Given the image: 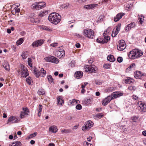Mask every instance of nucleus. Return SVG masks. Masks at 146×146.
Returning a JSON list of instances; mask_svg holds the SVG:
<instances>
[{
  "mask_svg": "<svg viewBox=\"0 0 146 146\" xmlns=\"http://www.w3.org/2000/svg\"><path fill=\"white\" fill-rule=\"evenodd\" d=\"M108 103V102L106 101V100L105 99L103 100L102 101V104L104 106L106 105Z\"/></svg>",
  "mask_w": 146,
  "mask_h": 146,
  "instance_id": "3c124183",
  "label": "nucleus"
},
{
  "mask_svg": "<svg viewBox=\"0 0 146 146\" xmlns=\"http://www.w3.org/2000/svg\"><path fill=\"white\" fill-rule=\"evenodd\" d=\"M49 130L50 131H51L53 133H56L57 131V128L56 126H52L50 127L49 128Z\"/></svg>",
  "mask_w": 146,
  "mask_h": 146,
  "instance_id": "4be33fe9",
  "label": "nucleus"
},
{
  "mask_svg": "<svg viewBox=\"0 0 146 146\" xmlns=\"http://www.w3.org/2000/svg\"><path fill=\"white\" fill-rule=\"evenodd\" d=\"M140 108L143 112L146 111V104H143L142 106H140Z\"/></svg>",
  "mask_w": 146,
  "mask_h": 146,
  "instance_id": "cd10ccee",
  "label": "nucleus"
},
{
  "mask_svg": "<svg viewBox=\"0 0 146 146\" xmlns=\"http://www.w3.org/2000/svg\"><path fill=\"white\" fill-rule=\"evenodd\" d=\"M38 4L39 6L41 9L43 8L44 7L46 6V4L44 2H38Z\"/></svg>",
  "mask_w": 146,
  "mask_h": 146,
  "instance_id": "5701e85b",
  "label": "nucleus"
},
{
  "mask_svg": "<svg viewBox=\"0 0 146 146\" xmlns=\"http://www.w3.org/2000/svg\"><path fill=\"white\" fill-rule=\"evenodd\" d=\"M107 59L108 60L111 62H113L115 60V59L114 58L113 56L111 55L108 56Z\"/></svg>",
  "mask_w": 146,
  "mask_h": 146,
  "instance_id": "aec40b11",
  "label": "nucleus"
},
{
  "mask_svg": "<svg viewBox=\"0 0 146 146\" xmlns=\"http://www.w3.org/2000/svg\"><path fill=\"white\" fill-rule=\"evenodd\" d=\"M31 60L30 58H29L28 60V64L29 66L32 67V64H31Z\"/></svg>",
  "mask_w": 146,
  "mask_h": 146,
  "instance_id": "864d4df0",
  "label": "nucleus"
},
{
  "mask_svg": "<svg viewBox=\"0 0 146 146\" xmlns=\"http://www.w3.org/2000/svg\"><path fill=\"white\" fill-rule=\"evenodd\" d=\"M45 60L47 62L57 64L59 62L58 59L52 56H50L44 58Z\"/></svg>",
  "mask_w": 146,
  "mask_h": 146,
  "instance_id": "423d86ee",
  "label": "nucleus"
},
{
  "mask_svg": "<svg viewBox=\"0 0 146 146\" xmlns=\"http://www.w3.org/2000/svg\"><path fill=\"white\" fill-rule=\"evenodd\" d=\"M93 123L91 121H88L85 123V126H83L82 129L84 131L89 130L93 126Z\"/></svg>",
  "mask_w": 146,
  "mask_h": 146,
  "instance_id": "0eeeda50",
  "label": "nucleus"
},
{
  "mask_svg": "<svg viewBox=\"0 0 146 146\" xmlns=\"http://www.w3.org/2000/svg\"><path fill=\"white\" fill-rule=\"evenodd\" d=\"M83 35L89 38L93 39L94 36V31L90 29H84L83 31Z\"/></svg>",
  "mask_w": 146,
  "mask_h": 146,
  "instance_id": "7ed1b4c3",
  "label": "nucleus"
},
{
  "mask_svg": "<svg viewBox=\"0 0 146 146\" xmlns=\"http://www.w3.org/2000/svg\"><path fill=\"white\" fill-rule=\"evenodd\" d=\"M17 119L15 116H11L9 118L8 122H12L13 123H15L17 122Z\"/></svg>",
  "mask_w": 146,
  "mask_h": 146,
  "instance_id": "dca6fc26",
  "label": "nucleus"
},
{
  "mask_svg": "<svg viewBox=\"0 0 146 146\" xmlns=\"http://www.w3.org/2000/svg\"><path fill=\"white\" fill-rule=\"evenodd\" d=\"M62 133H69L70 132V130L69 129H64L61 131Z\"/></svg>",
  "mask_w": 146,
  "mask_h": 146,
  "instance_id": "de8ad7c7",
  "label": "nucleus"
},
{
  "mask_svg": "<svg viewBox=\"0 0 146 146\" xmlns=\"http://www.w3.org/2000/svg\"><path fill=\"white\" fill-rule=\"evenodd\" d=\"M18 72L19 74L21 73V74L22 76L26 77L29 75L28 72L26 68L24 65H21V71L19 70Z\"/></svg>",
  "mask_w": 146,
  "mask_h": 146,
  "instance_id": "20e7f679",
  "label": "nucleus"
},
{
  "mask_svg": "<svg viewBox=\"0 0 146 146\" xmlns=\"http://www.w3.org/2000/svg\"><path fill=\"white\" fill-rule=\"evenodd\" d=\"M26 81L27 83L29 84L30 85L31 84L32 80L30 77L27 78L26 79Z\"/></svg>",
  "mask_w": 146,
  "mask_h": 146,
  "instance_id": "4c0bfd02",
  "label": "nucleus"
},
{
  "mask_svg": "<svg viewBox=\"0 0 146 146\" xmlns=\"http://www.w3.org/2000/svg\"><path fill=\"white\" fill-rule=\"evenodd\" d=\"M57 44H58L57 43H56V42L54 43H53L51 44H50V46H52L53 47H56L57 46Z\"/></svg>",
  "mask_w": 146,
  "mask_h": 146,
  "instance_id": "4d7b16f0",
  "label": "nucleus"
},
{
  "mask_svg": "<svg viewBox=\"0 0 146 146\" xmlns=\"http://www.w3.org/2000/svg\"><path fill=\"white\" fill-rule=\"evenodd\" d=\"M20 11V9L19 8H16L15 9V11L16 13H19Z\"/></svg>",
  "mask_w": 146,
  "mask_h": 146,
  "instance_id": "e2e57ef3",
  "label": "nucleus"
},
{
  "mask_svg": "<svg viewBox=\"0 0 146 146\" xmlns=\"http://www.w3.org/2000/svg\"><path fill=\"white\" fill-rule=\"evenodd\" d=\"M94 60L93 59H90V60L88 61V62L90 64H92L93 62L94 61Z\"/></svg>",
  "mask_w": 146,
  "mask_h": 146,
  "instance_id": "0e129e2a",
  "label": "nucleus"
},
{
  "mask_svg": "<svg viewBox=\"0 0 146 146\" xmlns=\"http://www.w3.org/2000/svg\"><path fill=\"white\" fill-rule=\"evenodd\" d=\"M146 74L144 73H143L140 71H136L134 74L135 77L137 79H141L143 76H144Z\"/></svg>",
  "mask_w": 146,
  "mask_h": 146,
  "instance_id": "9d476101",
  "label": "nucleus"
},
{
  "mask_svg": "<svg viewBox=\"0 0 146 146\" xmlns=\"http://www.w3.org/2000/svg\"><path fill=\"white\" fill-rule=\"evenodd\" d=\"M96 41L98 43L103 44L104 43L105 41V40H104V39L100 38H97L96 40Z\"/></svg>",
  "mask_w": 146,
  "mask_h": 146,
  "instance_id": "c85d7f7f",
  "label": "nucleus"
},
{
  "mask_svg": "<svg viewBox=\"0 0 146 146\" xmlns=\"http://www.w3.org/2000/svg\"><path fill=\"white\" fill-rule=\"evenodd\" d=\"M138 118L136 117H133L132 119L133 121L134 122H135L137 119Z\"/></svg>",
  "mask_w": 146,
  "mask_h": 146,
  "instance_id": "69168bd1",
  "label": "nucleus"
},
{
  "mask_svg": "<svg viewBox=\"0 0 146 146\" xmlns=\"http://www.w3.org/2000/svg\"><path fill=\"white\" fill-rule=\"evenodd\" d=\"M23 111L25 112V113H27L28 112H29V110L27 108H23Z\"/></svg>",
  "mask_w": 146,
  "mask_h": 146,
  "instance_id": "052dcab7",
  "label": "nucleus"
},
{
  "mask_svg": "<svg viewBox=\"0 0 146 146\" xmlns=\"http://www.w3.org/2000/svg\"><path fill=\"white\" fill-rule=\"evenodd\" d=\"M69 4H63L61 5L60 7V9H62L67 8Z\"/></svg>",
  "mask_w": 146,
  "mask_h": 146,
  "instance_id": "c9c22d12",
  "label": "nucleus"
},
{
  "mask_svg": "<svg viewBox=\"0 0 146 146\" xmlns=\"http://www.w3.org/2000/svg\"><path fill=\"white\" fill-rule=\"evenodd\" d=\"M91 102L90 100V99H87L85 100V104L86 105H89L90 104Z\"/></svg>",
  "mask_w": 146,
  "mask_h": 146,
  "instance_id": "49530a36",
  "label": "nucleus"
},
{
  "mask_svg": "<svg viewBox=\"0 0 146 146\" xmlns=\"http://www.w3.org/2000/svg\"><path fill=\"white\" fill-rule=\"evenodd\" d=\"M44 40L42 39L39 40L34 41L32 44L33 47L35 48L41 45L44 43Z\"/></svg>",
  "mask_w": 146,
  "mask_h": 146,
  "instance_id": "6e6552de",
  "label": "nucleus"
},
{
  "mask_svg": "<svg viewBox=\"0 0 146 146\" xmlns=\"http://www.w3.org/2000/svg\"><path fill=\"white\" fill-rule=\"evenodd\" d=\"M118 33V31H117L114 29H113L112 33L111 36L113 37H114L116 36Z\"/></svg>",
  "mask_w": 146,
  "mask_h": 146,
  "instance_id": "c756f323",
  "label": "nucleus"
},
{
  "mask_svg": "<svg viewBox=\"0 0 146 146\" xmlns=\"http://www.w3.org/2000/svg\"><path fill=\"white\" fill-rule=\"evenodd\" d=\"M97 5L94 4L87 5H85L84 6V8H85L86 9H89L94 8V7L96 6V5Z\"/></svg>",
  "mask_w": 146,
  "mask_h": 146,
  "instance_id": "a211bd4d",
  "label": "nucleus"
},
{
  "mask_svg": "<svg viewBox=\"0 0 146 146\" xmlns=\"http://www.w3.org/2000/svg\"><path fill=\"white\" fill-rule=\"evenodd\" d=\"M83 74V73L82 72L78 71L76 72L74 74V76L77 79H79L82 76Z\"/></svg>",
  "mask_w": 146,
  "mask_h": 146,
  "instance_id": "2eb2a0df",
  "label": "nucleus"
},
{
  "mask_svg": "<svg viewBox=\"0 0 146 146\" xmlns=\"http://www.w3.org/2000/svg\"><path fill=\"white\" fill-rule=\"evenodd\" d=\"M28 114L27 113H25V112L23 111V112H21V113L20 114V117L21 118H23L25 117V115H28Z\"/></svg>",
  "mask_w": 146,
  "mask_h": 146,
  "instance_id": "ea45409f",
  "label": "nucleus"
},
{
  "mask_svg": "<svg viewBox=\"0 0 146 146\" xmlns=\"http://www.w3.org/2000/svg\"><path fill=\"white\" fill-rule=\"evenodd\" d=\"M47 13V11H41L40 12V13L39 15L38 16L40 17H42L44 15H46Z\"/></svg>",
  "mask_w": 146,
  "mask_h": 146,
  "instance_id": "2f4dec72",
  "label": "nucleus"
},
{
  "mask_svg": "<svg viewBox=\"0 0 146 146\" xmlns=\"http://www.w3.org/2000/svg\"><path fill=\"white\" fill-rule=\"evenodd\" d=\"M47 78L48 79L49 82L50 83H51L53 82L54 79L52 78V76L50 75H48L47 76Z\"/></svg>",
  "mask_w": 146,
  "mask_h": 146,
  "instance_id": "393cba45",
  "label": "nucleus"
},
{
  "mask_svg": "<svg viewBox=\"0 0 146 146\" xmlns=\"http://www.w3.org/2000/svg\"><path fill=\"white\" fill-rule=\"evenodd\" d=\"M123 94V93L116 92L113 93L110 96L112 97L113 99L114 98H116L118 97L122 96Z\"/></svg>",
  "mask_w": 146,
  "mask_h": 146,
  "instance_id": "9b49d317",
  "label": "nucleus"
},
{
  "mask_svg": "<svg viewBox=\"0 0 146 146\" xmlns=\"http://www.w3.org/2000/svg\"><path fill=\"white\" fill-rule=\"evenodd\" d=\"M126 47V45L123 40H121L119 41V44L117 46V48L118 50L122 51Z\"/></svg>",
  "mask_w": 146,
  "mask_h": 146,
  "instance_id": "39448f33",
  "label": "nucleus"
},
{
  "mask_svg": "<svg viewBox=\"0 0 146 146\" xmlns=\"http://www.w3.org/2000/svg\"><path fill=\"white\" fill-rule=\"evenodd\" d=\"M42 28L43 30L47 31H52V30L51 29H49L48 27L46 26H44L42 27Z\"/></svg>",
  "mask_w": 146,
  "mask_h": 146,
  "instance_id": "58836bf2",
  "label": "nucleus"
},
{
  "mask_svg": "<svg viewBox=\"0 0 146 146\" xmlns=\"http://www.w3.org/2000/svg\"><path fill=\"white\" fill-rule=\"evenodd\" d=\"M129 24L131 25V28H132L134 27L135 26V23H131Z\"/></svg>",
  "mask_w": 146,
  "mask_h": 146,
  "instance_id": "338daca9",
  "label": "nucleus"
},
{
  "mask_svg": "<svg viewBox=\"0 0 146 146\" xmlns=\"http://www.w3.org/2000/svg\"><path fill=\"white\" fill-rule=\"evenodd\" d=\"M104 40H105V43H107L108 42L110 39V37L108 36H104Z\"/></svg>",
  "mask_w": 146,
  "mask_h": 146,
  "instance_id": "e433bc0d",
  "label": "nucleus"
},
{
  "mask_svg": "<svg viewBox=\"0 0 146 146\" xmlns=\"http://www.w3.org/2000/svg\"><path fill=\"white\" fill-rule=\"evenodd\" d=\"M134 81V80L131 78L128 77L125 80V82L126 84H130Z\"/></svg>",
  "mask_w": 146,
  "mask_h": 146,
  "instance_id": "412c9836",
  "label": "nucleus"
},
{
  "mask_svg": "<svg viewBox=\"0 0 146 146\" xmlns=\"http://www.w3.org/2000/svg\"><path fill=\"white\" fill-rule=\"evenodd\" d=\"M37 133L36 132H35L32 134H30L29 137V138H31L33 137H34L36 136L37 135Z\"/></svg>",
  "mask_w": 146,
  "mask_h": 146,
  "instance_id": "37998d69",
  "label": "nucleus"
},
{
  "mask_svg": "<svg viewBox=\"0 0 146 146\" xmlns=\"http://www.w3.org/2000/svg\"><path fill=\"white\" fill-rule=\"evenodd\" d=\"M77 101L78 100H76L73 99L71 101L70 103L72 104H76L77 103H78L77 102Z\"/></svg>",
  "mask_w": 146,
  "mask_h": 146,
  "instance_id": "8fccbe9b",
  "label": "nucleus"
},
{
  "mask_svg": "<svg viewBox=\"0 0 146 146\" xmlns=\"http://www.w3.org/2000/svg\"><path fill=\"white\" fill-rule=\"evenodd\" d=\"M61 18L60 15L58 13H53L49 15L48 19L51 23L56 25L60 22Z\"/></svg>",
  "mask_w": 146,
  "mask_h": 146,
  "instance_id": "f257e3e1",
  "label": "nucleus"
},
{
  "mask_svg": "<svg viewBox=\"0 0 146 146\" xmlns=\"http://www.w3.org/2000/svg\"><path fill=\"white\" fill-rule=\"evenodd\" d=\"M84 69L86 72L90 73L94 72L95 71L94 68L91 65H86L84 67Z\"/></svg>",
  "mask_w": 146,
  "mask_h": 146,
  "instance_id": "1a4fd4ad",
  "label": "nucleus"
},
{
  "mask_svg": "<svg viewBox=\"0 0 146 146\" xmlns=\"http://www.w3.org/2000/svg\"><path fill=\"white\" fill-rule=\"evenodd\" d=\"M103 115L102 113H99L95 115L94 117L95 119H99L103 117Z\"/></svg>",
  "mask_w": 146,
  "mask_h": 146,
  "instance_id": "b1692460",
  "label": "nucleus"
},
{
  "mask_svg": "<svg viewBox=\"0 0 146 146\" xmlns=\"http://www.w3.org/2000/svg\"><path fill=\"white\" fill-rule=\"evenodd\" d=\"M77 1L80 3H82L86 2V0H77Z\"/></svg>",
  "mask_w": 146,
  "mask_h": 146,
  "instance_id": "13d9d810",
  "label": "nucleus"
},
{
  "mask_svg": "<svg viewBox=\"0 0 146 146\" xmlns=\"http://www.w3.org/2000/svg\"><path fill=\"white\" fill-rule=\"evenodd\" d=\"M42 106L40 104L39 105V108L38 110V111L41 112L42 109Z\"/></svg>",
  "mask_w": 146,
  "mask_h": 146,
  "instance_id": "680f3d73",
  "label": "nucleus"
},
{
  "mask_svg": "<svg viewBox=\"0 0 146 146\" xmlns=\"http://www.w3.org/2000/svg\"><path fill=\"white\" fill-rule=\"evenodd\" d=\"M40 5H38L37 2L34 3H33L31 6V8L33 9H36V10H39L41 9V8L39 7Z\"/></svg>",
  "mask_w": 146,
  "mask_h": 146,
  "instance_id": "ddd939ff",
  "label": "nucleus"
},
{
  "mask_svg": "<svg viewBox=\"0 0 146 146\" xmlns=\"http://www.w3.org/2000/svg\"><path fill=\"white\" fill-rule=\"evenodd\" d=\"M143 54L142 52L138 49H135L129 52L128 54L129 58L134 59L142 56Z\"/></svg>",
  "mask_w": 146,
  "mask_h": 146,
  "instance_id": "f03ea898",
  "label": "nucleus"
},
{
  "mask_svg": "<svg viewBox=\"0 0 146 146\" xmlns=\"http://www.w3.org/2000/svg\"><path fill=\"white\" fill-rule=\"evenodd\" d=\"M3 66L6 70L8 71H9V70L10 69L9 68V65L8 64H4L3 65Z\"/></svg>",
  "mask_w": 146,
  "mask_h": 146,
  "instance_id": "a19ab883",
  "label": "nucleus"
},
{
  "mask_svg": "<svg viewBox=\"0 0 146 146\" xmlns=\"http://www.w3.org/2000/svg\"><path fill=\"white\" fill-rule=\"evenodd\" d=\"M76 108L78 110H80L82 109V107L80 104H77L76 107Z\"/></svg>",
  "mask_w": 146,
  "mask_h": 146,
  "instance_id": "5fc2aeb1",
  "label": "nucleus"
},
{
  "mask_svg": "<svg viewBox=\"0 0 146 146\" xmlns=\"http://www.w3.org/2000/svg\"><path fill=\"white\" fill-rule=\"evenodd\" d=\"M40 71V73H42L43 74V75L42 76V77H43L44 76H45L46 74V71L44 70V69L42 68H41Z\"/></svg>",
  "mask_w": 146,
  "mask_h": 146,
  "instance_id": "c03bdc74",
  "label": "nucleus"
},
{
  "mask_svg": "<svg viewBox=\"0 0 146 146\" xmlns=\"http://www.w3.org/2000/svg\"><path fill=\"white\" fill-rule=\"evenodd\" d=\"M124 13H120L117 14L116 16L114 17V21L116 22L120 19L122 16H123L124 15Z\"/></svg>",
  "mask_w": 146,
  "mask_h": 146,
  "instance_id": "4468645a",
  "label": "nucleus"
},
{
  "mask_svg": "<svg viewBox=\"0 0 146 146\" xmlns=\"http://www.w3.org/2000/svg\"><path fill=\"white\" fill-rule=\"evenodd\" d=\"M57 56L59 58H60L64 56L65 55V51L64 50H61V51H58L56 53Z\"/></svg>",
  "mask_w": 146,
  "mask_h": 146,
  "instance_id": "f8f14e48",
  "label": "nucleus"
},
{
  "mask_svg": "<svg viewBox=\"0 0 146 146\" xmlns=\"http://www.w3.org/2000/svg\"><path fill=\"white\" fill-rule=\"evenodd\" d=\"M105 99L106 100V101L108 102V103L112 99H113V98H112V97L110 96V95L108 96L106 98H105Z\"/></svg>",
  "mask_w": 146,
  "mask_h": 146,
  "instance_id": "f704fd0d",
  "label": "nucleus"
},
{
  "mask_svg": "<svg viewBox=\"0 0 146 146\" xmlns=\"http://www.w3.org/2000/svg\"><path fill=\"white\" fill-rule=\"evenodd\" d=\"M128 89L130 90L134 91L135 90V87L134 86H131L128 87Z\"/></svg>",
  "mask_w": 146,
  "mask_h": 146,
  "instance_id": "603ef678",
  "label": "nucleus"
},
{
  "mask_svg": "<svg viewBox=\"0 0 146 146\" xmlns=\"http://www.w3.org/2000/svg\"><path fill=\"white\" fill-rule=\"evenodd\" d=\"M38 93L39 94L43 95L45 94V92L44 90L39 89L38 91Z\"/></svg>",
  "mask_w": 146,
  "mask_h": 146,
  "instance_id": "473e14b6",
  "label": "nucleus"
},
{
  "mask_svg": "<svg viewBox=\"0 0 146 146\" xmlns=\"http://www.w3.org/2000/svg\"><path fill=\"white\" fill-rule=\"evenodd\" d=\"M34 72L35 75L37 77H38L39 76H40V72H38L36 70V69H35L34 70Z\"/></svg>",
  "mask_w": 146,
  "mask_h": 146,
  "instance_id": "bb28decb",
  "label": "nucleus"
},
{
  "mask_svg": "<svg viewBox=\"0 0 146 146\" xmlns=\"http://www.w3.org/2000/svg\"><path fill=\"white\" fill-rule=\"evenodd\" d=\"M22 145L21 142L20 141H17L13 142L11 145H9L10 146H21Z\"/></svg>",
  "mask_w": 146,
  "mask_h": 146,
  "instance_id": "6ab92c4d",
  "label": "nucleus"
},
{
  "mask_svg": "<svg viewBox=\"0 0 146 146\" xmlns=\"http://www.w3.org/2000/svg\"><path fill=\"white\" fill-rule=\"evenodd\" d=\"M131 25L128 24L125 27V29L126 31H128L131 29Z\"/></svg>",
  "mask_w": 146,
  "mask_h": 146,
  "instance_id": "79ce46f5",
  "label": "nucleus"
},
{
  "mask_svg": "<svg viewBox=\"0 0 146 146\" xmlns=\"http://www.w3.org/2000/svg\"><path fill=\"white\" fill-rule=\"evenodd\" d=\"M57 104L58 105H60L62 106L64 103V100L60 96H58L57 98Z\"/></svg>",
  "mask_w": 146,
  "mask_h": 146,
  "instance_id": "f3484780",
  "label": "nucleus"
},
{
  "mask_svg": "<svg viewBox=\"0 0 146 146\" xmlns=\"http://www.w3.org/2000/svg\"><path fill=\"white\" fill-rule=\"evenodd\" d=\"M135 64L134 63H132L127 68V69L128 70H130L133 67H135Z\"/></svg>",
  "mask_w": 146,
  "mask_h": 146,
  "instance_id": "09e8293b",
  "label": "nucleus"
},
{
  "mask_svg": "<svg viewBox=\"0 0 146 146\" xmlns=\"http://www.w3.org/2000/svg\"><path fill=\"white\" fill-rule=\"evenodd\" d=\"M28 54V52L26 51L23 52L21 55V56L23 59H25L27 58Z\"/></svg>",
  "mask_w": 146,
  "mask_h": 146,
  "instance_id": "a878e982",
  "label": "nucleus"
},
{
  "mask_svg": "<svg viewBox=\"0 0 146 146\" xmlns=\"http://www.w3.org/2000/svg\"><path fill=\"white\" fill-rule=\"evenodd\" d=\"M23 40L22 38H20L17 42L16 44L17 45H19L23 42Z\"/></svg>",
  "mask_w": 146,
  "mask_h": 146,
  "instance_id": "7c9ffc66",
  "label": "nucleus"
},
{
  "mask_svg": "<svg viewBox=\"0 0 146 146\" xmlns=\"http://www.w3.org/2000/svg\"><path fill=\"white\" fill-rule=\"evenodd\" d=\"M110 67V65L109 64H105L104 66V68L106 69L109 68Z\"/></svg>",
  "mask_w": 146,
  "mask_h": 146,
  "instance_id": "bf43d9fd",
  "label": "nucleus"
},
{
  "mask_svg": "<svg viewBox=\"0 0 146 146\" xmlns=\"http://www.w3.org/2000/svg\"><path fill=\"white\" fill-rule=\"evenodd\" d=\"M117 61L119 63L122 62L123 61L122 58L121 57H119L117 58Z\"/></svg>",
  "mask_w": 146,
  "mask_h": 146,
  "instance_id": "6e6d98bb",
  "label": "nucleus"
},
{
  "mask_svg": "<svg viewBox=\"0 0 146 146\" xmlns=\"http://www.w3.org/2000/svg\"><path fill=\"white\" fill-rule=\"evenodd\" d=\"M139 21L141 24H142L143 22V16H138Z\"/></svg>",
  "mask_w": 146,
  "mask_h": 146,
  "instance_id": "72a5a7b5",
  "label": "nucleus"
},
{
  "mask_svg": "<svg viewBox=\"0 0 146 146\" xmlns=\"http://www.w3.org/2000/svg\"><path fill=\"white\" fill-rule=\"evenodd\" d=\"M92 137L91 136L89 137L88 138H87V140L88 141H91V140L92 139Z\"/></svg>",
  "mask_w": 146,
  "mask_h": 146,
  "instance_id": "774afa93",
  "label": "nucleus"
},
{
  "mask_svg": "<svg viewBox=\"0 0 146 146\" xmlns=\"http://www.w3.org/2000/svg\"><path fill=\"white\" fill-rule=\"evenodd\" d=\"M121 26V23H119L116 26L117 28L115 30H116L117 31H118V33H119L120 30Z\"/></svg>",
  "mask_w": 146,
  "mask_h": 146,
  "instance_id": "a18cd8bd",
  "label": "nucleus"
}]
</instances>
